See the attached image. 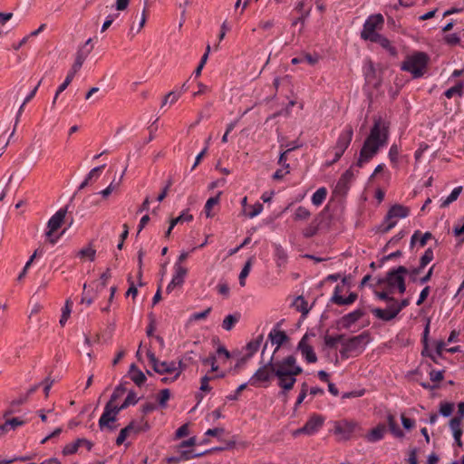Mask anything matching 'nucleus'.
Here are the masks:
<instances>
[{"mask_svg": "<svg viewBox=\"0 0 464 464\" xmlns=\"http://www.w3.org/2000/svg\"><path fill=\"white\" fill-rule=\"evenodd\" d=\"M140 422H142V425H136L135 420H131L125 428L121 429L116 438V445H121L130 432L138 434L150 429V425L144 420V417L141 418Z\"/></svg>", "mask_w": 464, "mask_h": 464, "instance_id": "1a4fd4ad", "label": "nucleus"}, {"mask_svg": "<svg viewBox=\"0 0 464 464\" xmlns=\"http://www.w3.org/2000/svg\"><path fill=\"white\" fill-rule=\"evenodd\" d=\"M462 418H464V401H459L458 403L457 416H455L450 420V427L453 434L455 433L456 430H462V429L460 428Z\"/></svg>", "mask_w": 464, "mask_h": 464, "instance_id": "bb28decb", "label": "nucleus"}, {"mask_svg": "<svg viewBox=\"0 0 464 464\" xmlns=\"http://www.w3.org/2000/svg\"><path fill=\"white\" fill-rule=\"evenodd\" d=\"M146 353L150 361V363L151 364V367L155 372L162 375L176 372L177 366L174 361L160 362L159 359L156 357L155 353L150 350H148Z\"/></svg>", "mask_w": 464, "mask_h": 464, "instance_id": "6e6552de", "label": "nucleus"}, {"mask_svg": "<svg viewBox=\"0 0 464 464\" xmlns=\"http://www.w3.org/2000/svg\"><path fill=\"white\" fill-rule=\"evenodd\" d=\"M324 417L319 414H313L305 422V424L293 432L295 437L305 434L313 435L316 433L324 425Z\"/></svg>", "mask_w": 464, "mask_h": 464, "instance_id": "0eeeda50", "label": "nucleus"}, {"mask_svg": "<svg viewBox=\"0 0 464 464\" xmlns=\"http://www.w3.org/2000/svg\"><path fill=\"white\" fill-rule=\"evenodd\" d=\"M200 452H194V450H182L177 449V455L167 457L165 461L168 464H179L181 461H187L194 458H200Z\"/></svg>", "mask_w": 464, "mask_h": 464, "instance_id": "dca6fc26", "label": "nucleus"}, {"mask_svg": "<svg viewBox=\"0 0 464 464\" xmlns=\"http://www.w3.org/2000/svg\"><path fill=\"white\" fill-rule=\"evenodd\" d=\"M175 274L172 277V285H177L178 286H182L184 284L185 276L188 274V269L179 264H175Z\"/></svg>", "mask_w": 464, "mask_h": 464, "instance_id": "c756f323", "label": "nucleus"}, {"mask_svg": "<svg viewBox=\"0 0 464 464\" xmlns=\"http://www.w3.org/2000/svg\"><path fill=\"white\" fill-rule=\"evenodd\" d=\"M282 323L283 321L278 322L275 328L268 334V340L272 343V344L276 345L274 352L272 353L274 355L285 343L289 341V336L286 334V333L278 329Z\"/></svg>", "mask_w": 464, "mask_h": 464, "instance_id": "f8f14e48", "label": "nucleus"}, {"mask_svg": "<svg viewBox=\"0 0 464 464\" xmlns=\"http://www.w3.org/2000/svg\"><path fill=\"white\" fill-rule=\"evenodd\" d=\"M371 312L378 319H381L385 322L392 321L397 316V314L394 312L393 308H391V305H389L387 309L372 308Z\"/></svg>", "mask_w": 464, "mask_h": 464, "instance_id": "a878e982", "label": "nucleus"}, {"mask_svg": "<svg viewBox=\"0 0 464 464\" xmlns=\"http://www.w3.org/2000/svg\"><path fill=\"white\" fill-rule=\"evenodd\" d=\"M429 334H430V321L427 322V324L424 327L423 334H422L421 343L423 344V349L421 351V355L430 358L434 353H432L429 350V340H428Z\"/></svg>", "mask_w": 464, "mask_h": 464, "instance_id": "c9c22d12", "label": "nucleus"}, {"mask_svg": "<svg viewBox=\"0 0 464 464\" xmlns=\"http://www.w3.org/2000/svg\"><path fill=\"white\" fill-rule=\"evenodd\" d=\"M409 213L410 209L402 205H392L385 216V222L395 221L394 218H404Z\"/></svg>", "mask_w": 464, "mask_h": 464, "instance_id": "aec40b11", "label": "nucleus"}, {"mask_svg": "<svg viewBox=\"0 0 464 464\" xmlns=\"http://www.w3.org/2000/svg\"><path fill=\"white\" fill-rule=\"evenodd\" d=\"M92 47H91L90 49H85L84 47H81L78 49V51L76 52L74 63L70 70L71 72L76 74L80 71L83 63L92 52Z\"/></svg>", "mask_w": 464, "mask_h": 464, "instance_id": "4be33fe9", "label": "nucleus"}, {"mask_svg": "<svg viewBox=\"0 0 464 464\" xmlns=\"http://www.w3.org/2000/svg\"><path fill=\"white\" fill-rule=\"evenodd\" d=\"M365 311L362 308H358L343 316H342L338 321L337 328L349 329L353 324H355L358 320H360L362 316H364Z\"/></svg>", "mask_w": 464, "mask_h": 464, "instance_id": "2eb2a0df", "label": "nucleus"}, {"mask_svg": "<svg viewBox=\"0 0 464 464\" xmlns=\"http://www.w3.org/2000/svg\"><path fill=\"white\" fill-rule=\"evenodd\" d=\"M310 211L307 210L305 208L300 206L295 213V220H305L310 217Z\"/></svg>", "mask_w": 464, "mask_h": 464, "instance_id": "bf43d9fd", "label": "nucleus"}, {"mask_svg": "<svg viewBox=\"0 0 464 464\" xmlns=\"http://www.w3.org/2000/svg\"><path fill=\"white\" fill-rule=\"evenodd\" d=\"M125 170H123L121 178L119 179V180H115V179L108 185L107 188H105L104 189H102L100 191H98L96 194L97 195H100L102 197V200H108L110 199V197L117 192L119 190V188H120V185H121V180L125 173Z\"/></svg>", "mask_w": 464, "mask_h": 464, "instance_id": "b1692460", "label": "nucleus"}, {"mask_svg": "<svg viewBox=\"0 0 464 464\" xmlns=\"http://www.w3.org/2000/svg\"><path fill=\"white\" fill-rule=\"evenodd\" d=\"M369 337L368 332H362L361 334L350 337L346 341L342 343L343 346H345L350 352L356 351L362 343Z\"/></svg>", "mask_w": 464, "mask_h": 464, "instance_id": "5701e85b", "label": "nucleus"}, {"mask_svg": "<svg viewBox=\"0 0 464 464\" xmlns=\"http://www.w3.org/2000/svg\"><path fill=\"white\" fill-rule=\"evenodd\" d=\"M321 224V219L318 218H314L307 227H305L303 231V236L306 238H310L316 235L319 230V227Z\"/></svg>", "mask_w": 464, "mask_h": 464, "instance_id": "4c0bfd02", "label": "nucleus"}, {"mask_svg": "<svg viewBox=\"0 0 464 464\" xmlns=\"http://www.w3.org/2000/svg\"><path fill=\"white\" fill-rule=\"evenodd\" d=\"M462 90H463V83L462 82H459L455 86L448 89L444 92V94L449 99L453 98L455 96H458L459 98H461V96H462Z\"/></svg>", "mask_w": 464, "mask_h": 464, "instance_id": "a18cd8bd", "label": "nucleus"}, {"mask_svg": "<svg viewBox=\"0 0 464 464\" xmlns=\"http://www.w3.org/2000/svg\"><path fill=\"white\" fill-rule=\"evenodd\" d=\"M342 292H343V287L341 285H337L334 287V294H333L332 297L330 298V303L340 305V304H341L340 299H343V297L341 295Z\"/></svg>", "mask_w": 464, "mask_h": 464, "instance_id": "6e6d98bb", "label": "nucleus"}, {"mask_svg": "<svg viewBox=\"0 0 464 464\" xmlns=\"http://www.w3.org/2000/svg\"><path fill=\"white\" fill-rule=\"evenodd\" d=\"M170 395V391L169 389H163L160 392L158 395V403L160 407L166 408L167 401L169 400Z\"/></svg>", "mask_w": 464, "mask_h": 464, "instance_id": "864d4df0", "label": "nucleus"}, {"mask_svg": "<svg viewBox=\"0 0 464 464\" xmlns=\"http://www.w3.org/2000/svg\"><path fill=\"white\" fill-rule=\"evenodd\" d=\"M126 384H128L127 382H121L118 386H116L110 399H111V401H117L121 395H123L127 391Z\"/></svg>", "mask_w": 464, "mask_h": 464, "instance_id": "603ef678", "label": "nucleus"}, {"mask_svg": "<svg viewBox=\"0 0 464 464\" xmlns=\"http://www.w3.org/2000/svg\"><path fill=\"white\" fill-rule=\"evenodd\" d=\"M212 308L211 307H208L207 309H205L204 311L202 312H198V313H194L190 318H189V321H198V320H202V319H206L208 314H210Z\"/></svg>", "mask_w": 464, "mask_h": 464, "instance_id": "69168bd1", "label": "nucleus"}, {"mask_svg": "<svg viewBox=\"0 0 464 464\" xmlns=\"http://www.w3.org/2000/svg\"><path fill=\"white\" fill-rule=\"evenodd\" d=\"M386 432V426L383 423H379L375 428L372 429L366 435V440L369 442H377L383 439Z\"/></svg>", "mask_w": 464, "mask_h": 464, "instance_id": "393cba45", "label": "nucleus"}, {"mask_svg": "<svg viewBox=\"0 0 464 464\" xmlns=\"http://www.w3.org/2000/svg\"><path fill=\"white\" fill-rule=\"evenodd\" d=\"M296 350L301 353L302 356L308 363H314L317 362L316 353L313 346L308 343V335H303L297 344Z\"/></svg>", "mask_w": 464, "mask_h": 464, "instance_id": "9b49d317", "label": "nucleus"}, {"mask_svg": "<svg viewBox=\"0 0 464 464\" xmlns=\"http://www.w3.org/2000/svg\"><path fill=\"white\" fill-rule=\"evenodd\" d=\"M67 211H68L67 207L60 208L49 219L48 224H47L48 230L45 233L46 237H51L53 234V232H55L62 227L63 223L64 222Z\"/></svg>", "mask_w": 464, "mask_h": 464, "instance_id": "ddd939ff", "label": "nucleus"}, {"mask_svg": "<svg viewBox=\"0 0 464 464\" xmlns=\"http://www.w3.org/2000/svg\"><path fill=\"white\" fill-rule=\"evenodd\" d=\"M74 76H75V74H73L72 72H68L63 82L58 87V89L56 91V96H59L60 93H62L63 91H65V89L68 87V85L72 82Z\"/></svg>", "mask_w": 464, "mask_h": 464, "instance_id": "052dcab7", "label": "nucleus"}, {"mask_svg": "<svg viewBox=\"0 0 464 464\" xmlns=\"http://www.w3.org/2000/svg\"><path fill=\"white\" fill-rule=\"evenodd\" d=\"M387 422L389 426V430L392 434H393L396 438L404 437V432L398 426L394 416L392 413L387 415Z\"/></svg>", "mask_w": 464, "mask_h": 464, "instance_id": "72a5a7b5", "label": "nucleus"}, {"mask_svg": "<svg viewBox=\"0 0 464 464\" xmlns=\"http://www.w3.org/2000/svg\"><path fill=\"white\" fill-rule=\"evenodd\" d=\"M400 154V148L396 144H392L389 150L388 157L393 166H397Z\"/></svg>", "mask_w": 464, "mask_h": 464, "instance_id": "8fccbe9b", "label": "nucleus"}, {"mask_svg": "<svg viewBox=\"0 0 464 464\" xmlns=\"http://www.w3.org/2000/svg\"><path fill=\"white\" fill-rule=\"evenodd\" d=\"M371 42L380 44L383 49H385L392 55H395L397 53L396 48L392 44L390 40L381 34H379Z\"/></svg>", "mask_w": 464, "mask_h": 464, "instance_id": "c85d7f7f", "label": "nucleus"}, {"mask_svg": "<svg viewBox=\"0 0 464 464\" xmlns=\"http://www.w3.org/2000/svg\"><path fill=\"white\" fill-rule=\"evenodd\" d=\"M239 318L240 315L236 314L227 315L223 320L222 327L227 331L232 330L236 324L239 321Z\"/></svg>", "mask_w": 464, "mask_h": 464, "instance_id": "79ce46f5", "label": "nucleus"}, {"mask_svg": "<svg viewBox=\"0 0 464 464\" xmlns=\"http://www.w3.org/2000/svg\"><path fill=\"white\" fill-rule=\"evenodd\" d=\"M297 301H300V304L297 306V310L302 313L303 317H305L309 313L311 307L308 306V303L304 300V298L302 295L297 297Z\"/></svg>", "mask_w": 464, "mask_h": 464, "instance_id": "13d9d810", "label": "nucleus"}, {"mask_svg": "<svg viewBox=\"0 0 464 464\" xmlns=\"http://www.w3.org/2000/svg\"><path fill=\"white\" fill-rule=\"evenodd\" d=\"M353 129L351 125H346L343 130L340 132L338 139L336 140L335 145L332 149V152L334 153V158L331 160H328L325 162L326 166H331L334 163L337 162L349 145L351 144V141L353 140Z\"/></svg>", "mask_w": 464, "mask_h": 464, "instance_id": "39448f33", "label": "nucleus"}, {"mask_svg": "<svg viewBox=\"0 0 464 464\" xmlns=\"http://www.w3.org/2000/svg\"><path fill=\"white\" fill-rule=\"evenodd\" d=\"M71 312H72V302L70 299H68L65 302V305L63 309V313H62V315L60 318L59 323H60L61 326H64L68 318L70 317Z\"/></svg>", "mask_w": 464, "mask_h": 464, "instance_id": "de8ad7c7", "label": "nucleus"}, {"mask_svg": "<svg viewBox=\"0 0 464 464\" xmlns=\"http://www.w3.org/2000/svg\"><path fill=\"white\" fill-rule=\"evenodd\" d=\"M263 339L264 334H259L256 339L250 341L246 346V349L248 351V353L244 356H249L250 359L254 355V353H256L258 351L263 342Z\"/></svg>", "mask_w": 464, "mask_h": 464, "instance_id": "f704fd0d", "label": "nucleus"}, {"mask_svg": "<svg viewBox=\"0 0 464 464\" xmlns=\"http://www.w3.org/2000/svg\"><path fill=\"white\" fill-rule=\"evenodd\" d=\"M80 442H85L87 450H92L93 443L91 440L85 438H78L74 442L66 444L63 447L62 453L64 456L75 454L80 448Z\"/></svg>", "mask_w": 464, "mask_h": 464, "instance_id": "412c9836", "label": "nucleus"}, {"mask_svg": "<svg viewBox=\"0 0 464 464\" xmlns=\"http://www.w3.org/2000/svg\"><path fill=\"white\" fill-rule=\"evenodd\" d=\"M389 138V127L381 117L374 119L373 126L361 149L357 161L358 167H362L369 162L387 144Z\"/></svg>", "mask_w": 464, "mask_h": 464, "instance_id": "f257e3e1", "label": "nucleus"}, {"mask_svg": "<svg viewBox=\"0 0 464 464\" xmlns=\"http://www.w3.org/2000/svg\"><path fill=\"white\" fill-rule=\"evenodd\" d=\"M116 401L109 400V401L105 404L103 413L99 419V428L101 430L107 429L110 431H114L118 425H115L114 422L118 420V414L125 410L122 408V405H114L113 403Z\"/></svg>", "mask_w": 464, "mask_h": 464, "instance_id": "20e7f679", "label": "nucleus"}, {"mask_svg": "<svg viewBox=\"0 0 464 464\" xmlns=\"http://www.w3.org/2000/svg\"><path fill=\"white\" fill-rule=\"evenodd\" d=\"M130 378L138 387L143 386L147 381L145 373L142 372L140 370L131 374Z\"/></svg>", "mask_w": 464, "mask_h": 464, "instance_id": "3c124183", "label": "nucleus"}, {"mask_svg": "<svg viewBox=\"0 0 464 464\" xmlns=\"http://www.w3.org/2000/svg\"><path fill=\"white\" fill-rule=\"evenodd\" d=\"M285 362H286V357L283 358L282 360H277L276 361L274 359V373H275V377H276L277 379H281L283 376H281V373L280 372H290L291 371V367L290 366H286L285 365Z\"/></svg>", "mask_w": 464, "mask_h": 464, "instance_id": "58836bf2", "label": "nucleus"}, {"mask_svg": "<svg viewBox=\"0 0 464 464\" xmlns=\"http://www.w3.org/2000/svg\"><path fill=\"white\" fill-rule=\"evenodd\" d=\"M397 224V221H388L385 222V219L383 222L377 227V232L382 234L388 233L392 228H393Z\"/></svg>", "mask_w": 464, "mask_h": 464, "instance_id": "4d7b16f0", "label": "nucleus"}, {"mask_svg": "<svg viewBox=\"0 0 464 464\" xmlns=\"http://www.w3.org/2000/svg\"><path fill=\"white\" fill-rule=\"evenodd\" d=\"M462 191V187H456L451 193L447 197L443 203H452L456 201Z\"/></svg>", "mask_w": 464, "mask_h": 464, "instance_id": "0e129e2a", "label": "nucleus"}, {"mask_svg": "<svg viewBox=\"0 0 464 464\" xmlns=\"http://www.w3.org/2000/svg\"><path fill=\"white\" fill-rule=\"evenodd\" d=\"M104 168L105 164L92 169L85 176L82 182L80 184L79 190L83 189L84 188L96 182L100 179Z\"/></svg>", "mask_w": 464, "mask_h": 464, "instance_id": "6ab92c4d", "label": "nucleus"}, {"mask_svg": "<svg viewBox=\"0 0 464 464\" xmlns=\"http://www.w3.org/2000/svg\"><path fill=\"white\" fill-rule=\"evenodd\" d=\"M353 176V175L352 171L346 170L340 177V179H338V181L334 188V191H333V196H332L333 200L340 201L346 196V194L350 188V184L352 182Z\"/></svg>", "mask_w": 464, "mask_h": 464, "instance_id": "9d476101", "label": "nucleus"}, {"mask_svg": "<svg viewBox=\"0 0 464 464\" xmlns=\"http://www.w3.org/2000/svg\"><path fill=\"white\" fill-rule=\"evenodd\" d=\"M281 379H278L277 385L281 388L279 392V396L287 397L288 392L294 388L295 383L296 382V377L293 375H288L287 372H280Z\"/></svg>", "mask_w": 464, "mask_h": 464, "instance_id": "a211bd4d", "label": "nucleus"}, {"mask_svg": "<svg viewBox=\"0 0 464 464\" xmlns=\"http://www.w3.org/2000/svg\"><path fill=\"white\" fill-rule=\"evenodd\" d=\"M95 297H96V292L92 289H91V290L87 289V284H84L81 302L85 303L86 304L90 305L91 304H92Z\"/></svg>", "mask_w": 464, "mask_h": 464, "instance_id": "37998d69", "label": "nucleus"}, {"mask_svg": "<svg viewBox=\"0 0 464 464\" xmlns=\"http://www.w3.org/2000/svg\"><path fill=\"white\" fill-rule=\"evenodd\" d=\"M358 298V295L355 292H351L346 297L340 299V305H350L353 304Z\"/></svg>", "mask_w": 464, "mask_h": 464, "instance_id": "774afa93", "label": "nucleus"}, {"mask_svg": "<svg viewBox=\"0 0 464 464\" xmlns=\"http://www.w3.org/2000/svg\"><path fill=\"white\" fill-rule=\"evenodd\" d=\"M434 257L432 248L429 247L425 250L424 254L420 258V264L417 267L412 268V274H420L425 266L432 261Z\"/></svg>", "mask_w": 464, "mask_h": 464, "instance_id": "cd10ccee", "label": "nucleus"}, {"mask_svg": "<svg viewBox=\"0 0 464 464\" xmlns=\"http://www.w3.org/2000/svg\"><path fill=\"white\" fill-rule=\"evenodd\" d=\"M252 263H253V257L248 258L246 260V262L245 263V265L239 274L238 279H239V285L241 286H245V285H246V278L249 275V272H250V269L252 266Z\"/></svg>", "mask_w": 464, "mask_h": 464, "instance_id": "a19ab883", "label": "nucleus"}, {"mask_svg": "<svg viewBox=\"0 0 464 464\" xmlns=\"http://www.w3.org/2000/svg\"><path fill=\"white\" fill-rule=\"evenodd\" d=\"M140 400V398H137L136 392L133 390H130L124 401L121 403L122 408L127 409L130 405H135Z\"/></svg>", "mask_w": 464, "mask_h": 464, "instance_id": "09e8293b", "label": "nucleus"}, {"mask_svg": "<svg viewBox=\"0 0 464 464\" xmlns=\"http://www.w3.org/2000/svg\"><path fill=\"white\" fill-rule=\"evenodd\" d=\"M263 206L264 205H242V210L240 214L253 218L262 212Z\"/></svg>", "mask_w": 464, "mask_h": 464, "instance_id": "2f4dec72", "label": "nucleus"}, {"mask_svg": "<svg viewBox=\"0 0 464 464\" xmlns=\"http://www.w3.org/2000/svg\"><path fill=\"white\" fill-rule=\"evenodd\" d=\"M428 63L429 57L425 53L416 52L405 58L401 69L411 73L413 78H420L424 74Z\"/></svg>", "mask_w": 464, "mask_h": 464, "instance_id": "f03ea898", "label": "nucleus"}, {"mask_svg": "<svg viewBox=\"0 0 464 464\" xmlns=\"http://www.w3.org/2000/svg\"><path fill=\"white\" fill-rule=\"evenodd\" d=\"M235 445H236V440H224L222 445L218 446V447H213L209 450L200 452L201 457L210 454V453H213V452L223 451L226 450L233 449L235 447Z\"/></svg>", "mask_w": 464, "mask_h": 464, "instance_id": "e433bc0d", "label": "nucleus"}, {"mask_svg": "<svg viewBox=\"0 0 464 464\" xmlns=\"http://www.w3.org/2000/svg\"><path fill=\"white\" fill-rule=\"evenodd\" d=\"M327 196V189L324 187L319 188L312 196V203H323Z\"/></svg>", "mask_w": 464, "mask_h": 464, "instance_id": "49530a36", "label": "nucleus"}, {"mask_svg": "<svg viewBox=\"0 0 464 464\" xmlns=\"http://www.w3.org/2000/svg\"><path fill=\"white\" fill-rule=\"evenodd\" d=\"M96 250L92 247L82 248L79 251L78 256L81 257H89L91 261L95 259Z\"/></svg>", "mask_w": 464, "mask_h": 464, "instance_id": "e2e57ef3", "label": "nucleus"}, {"mask_svg": "<svg viewBox=\"0 0 464 464\" xmlns=\"http://www.w3.org/2000/svg\"><path fill=\"white\" fill-rule=\"evenodd\" d=\"M433 237L430 232H425L421 234L420 230H416L411 238V246H413L417 242H419L420 246H424L429 239Z\"/></svg>", "mask_w": 464, "mask_h": 464, "instance_id": "7c9ffc66", "label": "nucleus"}, {"mask_svg": "<svg viewBox=\"0 0 464 464\" xmlns=\"http://www.w3.org/2000/svg\"><path fill=\"white\" fill-rule=\"evenodd\" d=\"M357 422L353 420H341L335 423L334 431L337 434L343 435V439H350L357 427Z\"/></svg>", "mask_w": 464, "mask_h": 464, "instance_id": "f3484780", "label": "nucleus"}, {"mask_svg": "<svg viewBox=\"0 0 464 464\" xmlns=\"http://www.w3.org/2000/svg\"><path fill=\"white\" fill-rule=\"evenodd\" d=\"M267 348V342L264 344L261 357L263 358ZM261 366L255 372L248 381L252 386L257 387L259 382H269L275 376L274 370V353H272L266 362L263 359L260 362Z\"/></svg>", "mask_w": 464, "mask_h": 464, "instance_id": "7ed1b4c3", "label": "nucleus"}, {"mask_svg": "<svg viewBox=\"0 0 464 464\" xmlns=\"http://www.w3.org/2000/svg\"><path fill=\"white\" fill-rule=\"evenodd\" d=\"M409 273V269L403 266H400L396 268L391 269L386 274V282L389 287L394 288L396 285L400 282H402L404 278V275Z\"/></svg>", "mask_w": 464, "mask_h": 464, "instance_id": "4468645a", "label": "nucleus"}, {"mask_svg": "<svg viewBox=\"0 0 464 464\" xmlns=\"http://www.w3.org/2000/svg\"><path fill=\"white\" fill-rule=\"evenodd\" d=\"M201 362L204 365H211V372H217L218 370L217 357L214 353H211L208 357L202 358Z\"/></svg>", "mask_w": 464, "mask_h": 464, "instance_id": "5fc2aeb1", "label": "nucleus"}, {"mask_svg": "<svg viewBox=\"0 0 464 464\" xmlns=\"http://www.w3.org/2000/svg\"><path fill=\"white\" fill-rule=\"evenodd\" d=\"M214 377H209L208 375H204L200 380V391L208 392L211 391L212 387L209 385V381L213 380Z\"/></svg>", "mask_w": 464, "mask_h": 464, "instance_id": "338daca9", "label": "nucleus"}, {"mask_svg": "<svg viewBox=\"0 0 464 464\" xmlns=\"http://www.w3.org/2000/svg\"><path fill=\"white\" fill-rule=\"evenodd\" d=\"M193 219V216L188 213V209L181 212L179 216L177 218H173L170 219V229H173L174 227L178 224H182L184 222H189Z\"/></svg>", "mask_w": 464, "mask_h": 464, "instance_id": "ea45409f", "label": "nucleus"}, {"mask_svg": "<svg viewBox=\"0 0 464 464\" xmlns=\"http://www.w3.org/2000/svg\"><path fill=\"white\" fill-rule=\"evenodd\" d=\"M454 408L455 404L453 402L441 401L440 403L439 412L443 417H450L452 414Z\"/></svg>", "mask_w": 464, "mask_h": 464, "instance_id": "c03bdc74", "label": "nucleus"}, {"mask_svg": "<svg viewBox=\"0 0 464 464\" xmlns=\"http://www.w3.org/2000/svg\"><path fill=\"white\" fill-rule=\"evenodd\" d=\"M384 24V18L381 14L369 15L362 25L361 38L365 41H372L379 34Z\"/></svg>", "mask_w": 464, "mask_h": 464, "instance_id": "423d86ee", "label": "nucleus"}, {"mask_svg": "<svg viewBox=\"0 0 464 464\" xmlns=\"http://www.w3.org/2000/svg\"><path fill=\"white\" fill-rule=\"evenodd\" d=\"M410 304V300L408 298L402 299L400 303L396 301V303H392L391 304V308H393L394 312L397 314V315L400 314V312L407 307Z\"/></svg>", "mask_w": 464, "mask_h": 464, "instance_id": "680f3d73", "label": "nucleus"}, {"mask_svg": "<svg viewBox=\"0 0 464 464\" xmlns=\"http://www.w3.org/2000/svg\"><path fill=\"white\" fill-rule=\"evenodd\" d=\"M285 365L291 367V371L287 372L288 375L296 377L303 372V368L296 363V358L293 354L286 356Z\"/></svg>", "mask_w": 464, "mask_h": 464, "instance_id": "473e14b6", "label": "nucleus"}]
</instances>
